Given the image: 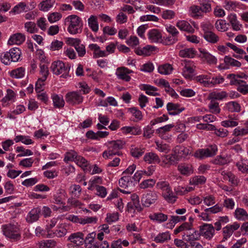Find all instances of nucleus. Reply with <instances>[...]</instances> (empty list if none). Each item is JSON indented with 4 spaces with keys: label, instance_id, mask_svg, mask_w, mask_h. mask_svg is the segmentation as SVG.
Instances as JSON below:
<instances>
[{
    "label": "nucleus",
    "instance_id": "f257e3e1",
    "mask_svg": "<svg viewBox=\"0 0 248 248\" xmlns=\"http://www.w3.org/2000/svg\"><path fill=\"white\" fill-rule=\"evenodd\" d=\"M142 176V171H137L133 176H124L119 181L120 187L127 190H121L123 193L130 194L137 182H139Z\"/></svg>",
    "mask_w": 248,
    "mask_h": 248
},
{
    "label": "nucleus",
    "instance_id": "f03ea898",
    "mask_svg": "<svg viewBox=\"0 0 248 248\" xmlns=\"http://www.w3.org/2000/svg\"><path fill=\"white\" fill-rule=\"evenodd\" d=\"M65 21L69 24L68 31L70 33L76 34L81 32L82 23L79 17L72 15L68 16Z\"/></svg>",
    "mask_w": 248,
    "mask_h": 248
},
{
    "label": "nucleus",
    "instance_id": "7ed1b4c3",
    "mask_svg": "<svg viewBox=\"0 0 248 248\" xmlns=\"http://www.w3.org/2000/svg\"><path fill=\"white\" fill-rule=\"evenodd\" d=\"M21 50L17 47L10 49L9 52L3 53L0 55V60L5 65L10 64L12 62H17L21 56Z\"/></svg>",
    "mask_w": 248,
    "mask_h": 248
},
{
    "label": "nucleus",
    "instance_id": "20e7f679",
    "mask_svg": "<svg viewBox=\"0 0 248 248\" xmlns=\"http://www.w3.org/2000/svg\"><path fill=\"white\" fill-rule=\"evenodd\" d=\"M3 234L7 237L17 241L21 238L19 227L15 224H8L2 226Z\"/></svg>",
    "mask_w": 248,
    "mask_h": 248
},
{
    "label": "nucleus",
    "instance_id": "39448f33",
    "mask_svg": "<svg viewBox=\"0 0 248 248\" xmlns=\"http://www.w3.org/2000/svg\"><path fill=\"white\" fill-rule=\"evenodd\" d=\"M50 69L56 75L62 74L61 77L66 78L68 76L70 67L66 66L65 63L61 61H57L52 63Z\"/></svg>",
    "mask_w": 248,
    "mask_h": 248
},
{
    "label": "nucleus",
    "instance_id": "423d86ee",
    "mask_svg": "<svg viewBox=\"0 0 248 248\" xmlns=\"http://www.w3.org/2000/svg\"><path fill=\"white\" fill-rule=\"evenodd\" d=\"M217 151V148L216 145H211L205 149L197 150L194 153V155L197 158L202 159L215 155H216Z\"/></svg>",
    "mask_w": 248,
    "mask_h": 248
},
{
    "label": "nucleus",
    "instance_id": "0eeeda50",
    "mask_svg": "<svg viewBox=\"0 0 248 248\" xmlns=\"http://www.w3.org/2000/svg\"><path fill=\"white\" fill-rule=\"evenodd\" d=\"M65 97L66 102L72 106L79 105L83 101V97L82 95V93L78 91L67 93Z\"/></svg>",
    "mask_w": 248,
    "mask_h": 248
},
{
    "label": "nucleus",
    "instance_id": "6e6552de",
    "mask_svg": "<svg viewBox=\"0 0 248 248\" xmlns=\"http://www.w3.org/2000/svg\"><path fill=\"white\" fill-rule=\"evenodd\" d=\"M157 198V194L155 192L150 191L143 196L142 198V204L146 207H149L155 202Z\"/></svg>",
    "mask_w": 248,
    "mask_h": 248
},
{
    "label": "nucleus",
    "instance_id": "1a4fd4ad",
    "mask_svg": "<svg viewBox=\"0 0 248 248\" xmlns=\"http://www.w3.org/2000/svg\"><path fill=\"white\" fill-rule=\"evenodd\" d=\"M42 209L37 207L32 209L28 213L26 218V221L29 223H32L38 220L41 215Z\"/></svg>",
    "mask_w": 248,
    "mask_h": 248
},
{
    "label": "nucleus",
    "instance_id": "9d476101",
    "mask_svg": "<svg viewBox=\"0 0 248 248\" xmlns=\"http://www.w3.org/2000/svg\"><path fill=\"white\" fill-rule=\"evenodd\" d=\"M215 228L212 224H205L200 227V234L207 239H211L214 236Z\"/></svg>",
    "mask_w": 248,
    "mask_h": 248
},
{
    "label": "nucleus",
    "instance_id": "9b49d317",
    "mask_svg": "<svg viewBox=\"0 0 248 248\" xmlns=\"http://www.w3.org/2000/svg\"><path fill=\"white\" fill-rule=\"evenodd\" d=\"M240 227V225L237 222H235L232 225H228L223 228V238L222 241H225L229 238L232 234L233 232L237 230Z\"/></svg>",
    "mask_w": 248,
    "mask_h": 248
},
{
    "label": "nucleus",
    "instance_id": "f8f14e48",
    "mask_svg": "<svg viewBox=\"0 0 248 248\" xmlns=\"http://www.w3.org/2000/svg\"><path fill=\"white\" fill-rule=\"evenodd\" d=\"M133 71L129 69L124 67H119L117 69L116 71V75L118 78L124 80L125 81H129L131 78L128 75L132 73Z\"/></svg>",
    "mask_w": 248,
    "mask_h": 248
},
{
    "label": "nucleus",
    "instance_id": "ddd939ff",
    "mask_svg": "<svg viewBox=\"0 0 248 248\" xmlns=\"http://www.w3.org/2000/svg\"><path fill=\"white\" fill-rule=\"evenodd\" d=\"M167 109L170 115H176L182 112L185 108L177 103L169 102L167 105Z\"/></svg>",
    "mask_w": 248,
    "mask_h": 248
},
{
    "label": "nucleus",
    "instance_id": "4468645a",
    "mask_svg": "<svg viewBox=\"0 0 248 248\" xmlns=\"http://www.w3.org/2000/svg\"><path fill=\"white\" fill-rule=\"evenodd\" d=\"M124 142L121 140H113L108 142V147L115 155H120L119 150L122 149Z\"/></svg>",
    "mask_w": 248,
    "mask_h": 248
},
{
    "label": "nucleus",
    "instance_id": "2eb2a0df",
    "mask_svg": "<svg viewBox=\"0 0 248 248\" xmlns=\"http://www.w3.org/2000/svg\"><path fill=\"white\" fill-rule=\"evenodd\" d=\"M173 153H174L179 161L181 157L187 156L190 153V150L186 147L177 145L173 149Z\"/></svg>",
    "mask_w": 248,
    "mask_h": 248
},
{
    "label": "nucleus",
    "instance_id": "dca6fc26",
    "mask_svg": "<svg viewBox=\"0 0 248 248\" xmlns=\"http://www.w3.org/2000/svg\"><path fill=\"white\" fill-rule=\"evenodd\" d=\"M148 38L152 42L161 43L163 42L161 32L156 29H153L148 32Z\"/></svg>",
    "mask_w": 248,
    "mask_h": 248
},
{
    "label": "nucleus",
    "instance_id": "f3484780",
    "mask_svg": "<svg viewBox=\"0 0 248 248\" xmlns=\"http://www.w3.org/2000/svg\"><path fill=\"white\" fill-rule=\"evenodd\" d=\"M132 202L128 203L129 208H135L138 211H142V208L140 203V200L138 196L136 194H133L131 196Z\"/></svg>",
    "mask_w": 248,
    "mask_h": 248
},
{
    "label": "nucleus",
    "instance_id": "a211bd4d",
    "mask_svg": "<svg viewBox=\"0 0 248 248\" xmlns=\"http://www.w3.org/2000/svg\"><path fill=\"white\" fill-rule=\"evenodd\" d=\"M25 40V36L21 33H16L11 36L8 40V44L20 45Z\"/></svg>",
    "mask_w": 248,
    "mask_h": 248
},
{
    "label": "nucleus",
    "instance_id": "6ab92c4d",
    "mask_svg": "<svg viewBox=\"0 0 248 248\" xmlns=\"http://www.w3.org/2000/svg\"><path fill=\"white\" fill-rule=\"evenodd\" d=\"M69 240L77 245H82L84 243V234L80 232L73 233L69 237Z\"/></svg>",
    "mask_w": 248,
    "mask_h": 248
},
{
    "label": "nucleus",
    "instance_id": "aec40b11",
    "mask_svg": "<svg viewBox=\"0 0 248 248\" xmlns=\"http://www.w3.org/2000/svg\"><path fill=\"white\" fill-rule=\"evenodd\" d=\"M176 26L181 30L187 31L190 33H193L195 31L194 29L190 25V24L186 21L180 20L176 23Z\"/></svg>",
    "mask_w": 248,
    "mask_h": 248
},
{
    "label": "nucleus",
    "instance_id": "412c9836",
    "mask_svg": "<svg viewBox=\"0 0 248 248\" xmlns=\"http://www.w3.org/2000/svg\"><path fill=\"white\" fill-rule=\"evenodd\" d=\"M200 57L204 58L209 64H216L217 59L213 55L210 54L206 50L200 48Z\"/></svg>",
    "mask_w": 248,
    "mask_h": 248
},
{
    "label": "nucleus",
    "instance_id": "4be33fe9",
    "mask_svg": "<svg viewBox=\"0 0 248 248\" xmlns=\"http://www.w3.org/2000/svg\"><path fill=\"white\" fill-rule=\"evenodd\" d=\"M143 159L145 162L149 164L158 163L160 162L159 156L153 152L146 153Z\"/></svg>",
    "mask_w": 248,
    "mask_h": 248
},
{
    "label": "nucleus",
    "instance_id": "5701e85b",
    "mask_svg": "<svg viewBox=\"0 0 248 248\" xmlns=\"http://www.w3.org/2000/svg\"><path fill=\"white\" fill-rule=\"evenodd\" d=\"M162 162L166 165H174L179 161L177 157L175 155L174 153L170 155H164L162 156Z\"/></svg>",
    "mask_w": 248,
    "mask_h": 248
},
{
    "label": "nucleus",
    "instance_id": "b1692460",
    "mask_svg": "<svg viewBox=\"0 0 248 248\" xmlns=\"http://www.w3.org/2000/svg\"><path fill=\"white\" fill-rule=\"evenodd\" d=\"M155 47L152 46H146L142 48L135 49V53L139 55L149 56L154 51Z\"/></svg>",
    "mask_w": 248,
    "mask_h": 248
},
{
    "label": "nucleus",
    "instance_id": "393cba45",
    "mask_svg": "<svg viewBox=\"0 0 248 248\" xmlns=\"http://www.w3.org/2000/svg\"><path fill=\"white\" fill-rule=\"evenodd\" d=\"M75 162H76L78 165L82 167L86 172H90L91 167L84 157L78 155L76 160H75Z\"/></svg>",
    "mask_w": 248,
    "mask_h": 248
},
{
    "label": "nucleus",
    "instance_id": "a878e982",
    "mask_svg": "<svg viewBox=\"0 0 248 248\" xmlns=\"http://www.w3.org/2000/svg\"><path fill=\"white\" fill-rule=\"evenodd\" d=\"M195 66L193 64L188 63L186 64L183 69V75L187 79L192 78V74L194 72Z\"/></svg>",
    "mask_w": 248,
    "mask_h": 248
},
{
    "label": "nucleus",
    "instance_id": "bb28decb",
    "mask_svg": "<svg viewBox=\"0 0 248 248\" xmlns=\"http://www.w3.org/2000/svg\"><path fill=\"white\" fill-rule=\"evenodd\" d=\"M171 238L170 234L169 232L159 233L154 238L157 243H163L170 240Z\"/></svg>",
    "mask_w": 248,
    "mask_h": 248
},
{
    "label": "nucleus",
    "instance_id": "cd10ccee",
    "mask_svg": "<svg viewBox=\"0 0 248 248\" xmlns=\"http://www.w3.org/2000/svg\"><path fill=\"white\" fill-rule=\"evenodd\" d=\"M196 51L193 48H186L179 51V55L180 57L193 58L196 54Z\"/></svg>",
    "mask_w": 248,
    "mask_h": 248
},
{
    "label": "nucleus",
    "instance_id": "c85d7f7f",
    "mask_svg": "<svg viewBox=\"0 0 248 248\" xmlns=\"http://www.w3.org/2000/svg\"><path fill=\"white\" fill-rule=\"evenodd\" d=\"M178 169L182 174L185 175H189L193 172L192 166L190 164H181L178 165Z\"/></svg>",
    "mask_w": 248,
    "mask_h": 248
},
{
    "label": "nucleus",
    "instance_id": "c756f323",
    "mask_svg": "<svg viewBox=\"0 0 248 248\" xmlns=\"http://www.w3.org/2000/svg\"><path fill=\"white\" fill-rule=\"evenodd\" d=\"M204 38L208 42L215 44L219 40V37L214 32L211 31H206L203 34Z\"/></svg>",
    "mask_w": 248,
    "mask_h": 248
},
{
    "label": "nucleus",
    "instance_id": "7c9ffc66",
    "mask_svg": "<svg viewBox=\"0 0 248 248\" xmlns=\"http://www.w3.org/2000/svg\"><path fill=\"white\" fill-rule=\"evenodd\" d=\"M149 217L152 220L161 223L167 220L168 216L161 213H157L150 215Z\"/></svg>",
    "mask_w": 248,
    "mask_h": 248
},
{
    "label": "nucleus",
    "instance_id": "2f4dec72",
    "mask_svg": "<svg viewBox=\"0 0 248 248\" xmlns=\"http://www.w3.org/2000/svg\"><path fill=\"white\" fill-rule=\"evenodd\" d=\"M89 27L94 32H97L98 30V23L97 17L94 16H91L88 20Z\"/></svg>",
    "mask_w": 248,
    "mask_h": 248
},
{
    "label": "nucleus",
    "instance_id": "473e14b6",
    "mask_svg": "<svg viewBox=\"0 0 248 248\" xmlns=\"http://www.w3.org/2000/svg\"><path fill=\"white\" fill-rule=\"evenodd\" d=\"M226 109L230 112H239L241 109L240 105L236 102H228L226 106Z\"/></svg>",
    "mask_w": 248,
    "mask_h": 248
},
{
    "label": "nucleus",
    "instance_id": "72a5a7b5",
    "mask_svg": "<svg viewBox=\"0 0 248 248\" xmlns=\"http://www.w3.org/2000/svg\"><path fill=\"white\" fill-rule=\"evenodd\" d=\"M173 69L172 66L168 63L159 66L158 71L161 74L169 75L171 73Z\"/></svg>",
    "mask_w": 248,
    "mask_h": 248
},
{
    "label": "nucleus",
    "instance_id": "f704fd0d",
    "mask_svg": "<svg viewBox=\"0 0 248 248\" xmlns=\"http://www.w3.org/2000/svg\"><path fill=\"white\" fill-rule=\"evenodd\" d=\"M141 89L145 91L146 93L149 95L156 96L159 95V93L156 92L157 90V88L151 85H143Z\"/></svg>",
    "mask_w": 248,
    "mask_h": 248
},
{
    "label": "nucleus",
    "instance_id": "c9c22d12",
    "mask_svg": "<svg viewBox=\"0 0 248 248\" xmlns=\"http://www.w3.org/2000/svg\"><path fill=\"white\" fill-rule=\"evenodd\" d=\"M162 195L164 198L170 203H174L177 198V197L173 194L170 188L169 190L162 192Z\"/></svg>",
    "mask_w": 248,
    "mask_h": 248
},
{
    "label": "nucleus",
    "instance_id": "e433bc0d",
    "mask_svg": "<svg viewBox=\"0 0 248 248\" xmlns=\"http://www.w3.org/2000/svg\"><path fill=\"white\" fill-rule=\"evenodd\" d=\"M55 2V0H46L40 3V10L43 11H47L54 5Z\"/></svg>",
    "mask_w": 248,
    "mask_h": 248
},
{
    "label": "nucleus",
    "instance_id": "4c0bfd02",
    "mask_svg": "<svg viewBox=\"0 0 248 248\" xmlns=\"http://www.w3.org/2000/svg\"><path fill=\"white\" fill-rule=\"evenodd\" d=\"M30 10L29 6L27 5L25 2H20L15 6L13 9V11L15 13H20L23 11H28Z\"/></svg>",
    "mask_w": 248,
    "mask_h": 248
},
{
    "label": "nucleus",
    "instance_id": "58836bf2",
    "mask_svg": "<svg viewBox=\"0 0 248 248\" xmlns=\"http://www.w3.org/2000/svg\"><path fill=\"white\" fill-rule=\"evenodd\" d=\"M52 100L54 107L60 108L64 106V101L62 96L54 94L52 96Z\"/></svg>",
    "mask_w": 248,
    "mask_h": 248
},
{
    "label": "nucleus",
    "instance_id": "ea45409f",
    "mask_svg": "<svg viewBox=\"0 0 248 248\" xmlns=\"http://www.w3.org/2000/svg\"><path fill=\"white\" fill-rule=\"evenodd\" d=\"M236 217L240 220H248V214L243 208H237L235 211Z\"/></svg>",
    "mask_w": 248,
    "mask_h": 248
},
{
    "label": "nucleus",
    "instance_id": "a19ab883",
    "mask_svg": "<svg viewBox=\"0 0 248 248\" xmlns=\"http://www.w3.org/2000/svg\"><path fill=\"white\" fill-rule=\"evenodd\" d=\"M211 79L210 77L208 75H201L197 76L195 80L203 85L205 87H209V81Z\"/></svg>",
    "mask_w": 248,
    "mask_h": 248
},
{
    "label": "nucleus",
    "instance_id": "79ce46f5",
    "mask_svg": "<svg viewBox=\"0 0 248 248\" xmlns=\"http://www.w3.org/2000/svg\"><path fill=\"white\" fill-rule=\"evenodd\" d=\"M227 78L230 80V84L231 85H238L241 82H243V80L239 79L238 74H230L227 76Z\"/></svg>",
    "mask_w": 248,
    "mask_h": 248
},
{
    "label": "nucleus",
    "instance_id": "37998d69",
    "mask_svg": "<svg viewBox=\"0 0 248 248\" xmlns=\"http://www.w3.org/2000/svg\"><path fill=\"white\" fill-rule=\"evenodd\" d=\"M190 11L193 17L199 18L203 16V13L200 6L192 5L190 7Z\"/></svg>",
    "mask_w": 248,
    "mask_h": 248
},
{
    "label": "nucleus",
    "instance_id": "c03bdc74",
    "mask_svg": "<svg viewBox=\"0 0 248 248\" xmlns=\"http://www.w3.org/2000/svg\"><path fill=\"white\" fill-rule=\"evenodd\" d=\"M129 111L132 114V116L135 117L133 120L134 122H138L142 119V115L141 112L138 109L136 108H129Z\"/></svg>",
    "mask_w": 248,
    "mask_h": 248
},
{
    "label": "nucleus",
    "instance_id": "a18cd8bd",
    "mask_svg": "<svg viewBox=\"0 0 248 248\" xmlns=\"http://www.w3.org/2000/svg\"><path fill=\"white\" fill-rule=\"evenodd\" d=\"M128 245L129 242L127 240L119 239L112 242L110 248H123V247H127Z\"/></svg>",
    "mask_w": 248,
    "mask_h": 248
},
{
    "label": "nucleus",
    "instance_id": "49530a36",
    "mask_svg": "<svg viewBox=\"0 0 248 248\" xmlns=\"http://www.w3.org/2000/svg\"><path fill=\"white\" fill-rule=\"evenodd\" d=\"M25 69L23 67H19L12 70L10 73V76L12 78H20L24 76Z\"/></svg>",
    "mask_w": 248,
    "mask_h": 248
},
{
    "label": "nucleus",
    "instance_id": "de8ad7c7",
    "mask_svg": "<svg viewBox=\"0 0 248 248\" xmlns=\"http://www.w3.org/2000/svg\"><path fill=\"white\" fill-rule=\"evenodd\" d=\"M224 62L228 65H231L232 66L240 67L241 63L239 61L232 58L229 56H226L224 57Z\"/></svg>",
    "mask_w": 248,
    "mask_h": 248
},
{
    "label": "nucleus",
    "instance_id": "09e8293b",
    "mask_svg": "<svg viewBox=\"0 0 248 248\" xmlns=\"http://www.w3.org/2000/svg\"><path fill=\"white\" fill-rule=\"evenodd\" d=\"M200 235H202L200 234V232H199L198 231H194L193 233H191V234L183 235V239L187 241H194L198 239Z\"/></svg>",
    "mask_w": 248,
    "mask_h": 248
},
{
    "label": "nucleus",
    "instance_id": "8fccbe9b",
    "mask_svg": "<svg viewBox=\"0 0 248 248\" xmlns=\"http://www.w3.org/2000/svg\"><path fill=\"white\" fill-rule=\"evenodd\" d=\"M209 108L210 111L213 113L218 114L220 111L218 103L214 100H211L210 103L209 104Z\"/></svg>",
    "mask_w": 248,
    "mask_h": 248
},
{
    "label": "nucleus",
    "instance_id": "3c124183",
    "mask_svg": "<svg viewBox=\"0 0 248 248\" xmlns=\"http://www.w3.org/2000/svg\"><path fill=\"white\" fill-rule=\"evenodd\" d=\"M155 184V180L153 179H149L142 181L140 185L141 188L145 189L153 187Z\"/></svg>",
    "mask_w": 248,
    "mask_h": 248
},
{
    "label": "nucleus",
    "instance_id": "603ef678",
    "mask_svg": "<svg viewBox=\"0 0 248 248\" xmlns=\"http://www.w3.org/2000/svg\"><path fill=\"white\" fill-rule=\"evenodd\" d=\"M209 96L211 100H221L227 96V93L224 91L219 93L213 92L210 94Z\"/></svg>",
    "mask_w": 248,
    "mask_h": 248
},
{
    "label": "nucleus",
    "instance_id": "864d4df0",
    "mask_svg": "<svg viewBox=\"0 0 248 248\" xmlns=\"http://www.w3.org/2000/svg\"><path fill=\"white\" fill-rule=\"evenodd\" d=\"M95 236L96 233L94 232H93L89 233L85 239H84V242L86 245V247L88 246V248H90L91 247L94 241Z\"/></svg>",
    "mask_w": 248,
    "mask_h": 248
},
{
    "label": "nucleus",
    "instance_id": "5fc2aeb1",
    "mask_svg": "<svg viewBox=\"0 0 248 248\" xmlns=\"http://www.w3.org/2000/svg\"><path fill=\"white\" fill-rule=\"evenodd\" d=\"M40 73L42 75L41 78L43 79H46L47 76L49 74V71L47 65L45 63H41L40 64Z\"/></svg>",
    "mask_w": 248,
    "mask_h": 248
},
{
    "label": "nucleus",
    "instance_id": "6e6d98bb",
    "mask_svg": "<svg viewBox=\"0 0 248 248\" xmlns=\"http://www.w3.org/2000/svg\"><path fill=\"white\" fill-rule=\"evenodd\" d=\"M206 181V178L203 176H196L193 177L190 181L192 185H199L204 184Z\"/></svg>",
    "mask_w": 248,
    "mask_h": 248
},
{
    "label": "nucleus",
    "instance_id": "4d7b16f0",
    "mask_svg": "<svg viewBox=\"0 0 248 248\" xmlns=\"http://www.w3.org/2000/svg\"><path fill=\"white\" fill-rule=\"evenodd\" d=\"M200 6L202 10L203 14L209 13L211 11V6L209 2L203 0L200 2Z\"/></svg>",
    "mask_w": 248,
    "mask_h": 248
},
{
    "label": "nucleus",
    "instance_id": "13d9d810",
    "mask_svg": "<svg viewBox=\"0 0 248 248\" xmlns=\"http://www.w3.org/2000/svg\"><path fill=\"white\" fill-rule=\"evenodd\" d=\"M191 223L185 222L180 225L174 231V233L176 234L183 231L190 230L191 229Z\"/></svg>",
    "mask_w": 248,
    "mask_h": 248
},
{
    "label": "nucleus",
    "instance_id": "bf43d9fd",
    "mask_svg": "<svg viewBox=\"0 0 248 248\" xmlns=\"http://www.w3.org/2000/svg\"><path fill=\"white\" fill-rule=\"evenodd\" d=\"M25 27L27 29V31L31 33L36 32L38 29L36 27V24L32 22H27L25 24Z\"/></svg>",
    "mask_w": 248,
    "mask_h": 248
},
{
    "label": "nucleus",
    "instance_id": "052dcab7",
    "mask_svg": "<svg viewBox=\"0 0 248 248\" xmlns=\"http://www.w3.org/2000/svg\"><path fill=\"white\" fill-rule=\"evenodd\" d=\"M156 186L158 189H161L162 192L169 190V189L170 188L168 182L166 181H159L157 182Z\"/></svg>",
    "mask_w": 248,
    "mask_h": 248
},
{
    "label": "nucleus",
    "instance_id": "680f3d73",
    "mask_svg": "<svg viewBox=\"0 0 248 248\" xmlns=\"http://www.w3.org/2000/svg\"><path fill=\"white\" fill-rule=\"evenodd\" d=\"M119 219V214L118 213H114L112 214H107V217L106 218V221L111 224L114 222L117 221Z\"/></svg>",
    "mask_w": 248,
    "mask_h": 248
},
{
    "label": "nucleus",
    "instance_id": "e2e57ef3",
    "mask_svg": "<svg viewBox=\"0 0 248 248\" xmlns=\"http://www.w3.org/2000/svg\"><path fill=\"white\" fill-rule=\"evenodd\" d=\"M223 209V206L221 205L216 204L215 205L206 208V212H209L210 214H217L222 211Z\"/></svg>",
    "mask_w": 248,
    "mask_h": 248
},
{
    "label": "nucleus",
    "instance_id": "0e129e2a",
    "mask_svg": "<svg viewBox=\"0 0 248 248\" xmlns=\"http://www.w3.org/2000/svg\"><path fill=\"white\" fill-rule=\"evenodd\" d=\"M237 90L244 94H247L248 93V84L246 83V82L243 80V82H241L238 85Z\"/></svg>",
    "mask_w": 248,
    "mask_h": 248
},
{
    "label": "nucleus",
    "instance_id": "69168bd1",
    "mask_svg": "<svg viewBox=\"0 0 248 248\" xmlns=\"http://www.w3.org/2000/svg\"><path fill=\"white\" fill-rule=\"evenodd\" d=\"M130 152L133 157L139 158L143 154L144 150V149L135 147L131 148Z\"/></svg>",
    "mask_w": 248,
    "mask_h": 248
},
{
    "label": "nucleus",
    "instance_id": "338daca9",
    "mask_svg": "<svg viewBox=\"0 0 248 248\" xmlns=\"http://www.w3.org/2000/svg\"><path fill=\"white\" fill-rule=\"evenodd\" d=\"M228 159L226 157L218 155L213 160V163L216 165H224L228 163Z\"/></svg>",
    "mask_w": 248,
    "mask_h": 248
},
{
    "label": "nucleus",
    "instance_id": "774afa93",
    "mask_svg": "<svg viewBox=\"0 0 248 248\" xmlns=\"http://www.w3.org/2000/svg\"><path fill=\"white\" fill-rule=\"evenodd\" d=\"M62 17V15L58 12H54L50 14L48 16V20L50 23H53L59 20Z\"/></svg>",
    "mask_w": 248,
    "mask_h": 248
}]
</instances>
